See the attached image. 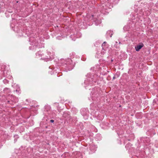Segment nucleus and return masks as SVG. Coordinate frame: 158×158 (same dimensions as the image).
Masks as SVG:
<instances>
[{"instance_id":"nucleus-44","label":"nucleus","mask_w":158,"mask_h":158,"mask_svg":"<svg viewBox=\"0 0 158 158\" xmlns=\"http://www.w3.org/2000/svg\"><path fill=\"white\" fill-rule=\"evenodd\" d=\"M156 5L157 6H158V1L156 3Z\"/></svg>"},{"instance_id":"nucleus-47","label":"nucleus","mask_w":158,"mask_h":158,"mask_svg":"<svg viewBox=\"0 0 158 158\" xmlns=\"http://www.w3.org/2000/svg\"><path fill=\"white\" fill-rule=\"evenodd\" d=\"M96 132L97 131V130L95 128V130H94Z\"/></svg>"},{"instance_id":"nucleus-35","label":"nucleus","mask_w":158,"mask_h":158,"mask_svg":"<svg viewBox=\"0 0 158 158\" xmlns=\"http://www.w3.org/2000/svg\"><path fill=\"white\" fill-rule=\"evenodd\" d=\"M130 28V26L128 25H127L123 27V29L124 31H127L129 30Z\"/></svg>"},{"instance_id":"nucleus-7","label":"nucleus","mask_w":158,"mask_h":158,"mask_svg":"<svg viewBox=\"0 0 158 158\" xmlns=\"http://www.w3.org/2000/svg\"><path fill=\"white\" fill-rule=\"evenodd\" d=\"M61 61L63 62V65L66 67V71H70L72 70L74 66L72 62V60L70 58H67L64 60L62 59Z\"/></svg>"},{"instance_id":"nucleus-23","label":"nucleus","mask_w":158,"mask_h":158,"mask_svg":"<svg viewBox=\"0 0 158 158\" xmlns=\"http://www.w3.org/2000/svg\"><path fill=\"white\" fill-rule=\"evenodd\" d=\"M144 45L142 43H140L138 45L135 46V50L137 51H139L140 49H141L143 47Z\"/></svg>"},{"instance_id":"nucleus-48","label":"nucleus","mask_w":158,"mask_h":158,"mask_svg":"<svg viewBox=\"0 0 158 158\" xmlns=\"http://www.w3.org/2000/svg\"><path fill=\"white\" fill-rule=\"evenodd\" d=\"M115 78V77L114 76L113 77V79H114Z\"/></svg>"},{"instance_id":"nucleus-30","label":"nucleus","mask_w":158,"mask_h":158,"mask_svg":"<svg viewBox=\"0 0 158 158\" xmlns=\"http://www.w3.org/2000/svg\"><path fill=\"white\" fill-rule=\"evenodd\" d=\"M90 106L91 109L92 110H94H94H95V108H96V110L97 109V107H96V106L94 105V102H92L91 104H90Z\"/></svg>"},{"instance_id":"nucleus-33","label":"nucleus","mask_w":158,"mask_h":158,"mask_svg":"<svg viewBox=\"0 0 158 158\" xmlns=\"http://www.w3.org/2000/svg\"><path fill=\"white\" fill-rule=\"evenodd\" d=\"M143 141H145V144L146 145H147L150 142V139L149 138H144L143 139Z\"/></svg>"},{"instance_id":"nucleus-54","label":"nucleus","mask_w":158,"mask_h":158,"mask_svg":"<svg viewBox=\"0 0 158 158\" xmlns=\"http://www.w3.org/2000/svg\"><path fill=\"white\" fill-rule=\"evenodd\" d=\"M1 69H0V71H1Z\"/></svg>"},{"instance_id":"nucleus-39","label":"nucleus","mask_w":158,"mask_h":158,"mask_svg":"<svg viewBox=\"0 0 158 158\" xmlns=\"http://www.w3.org/2000/svg\"><path fill=\"white\" fill-rule=\"evenodd\" d=\"M70 56L72 58H74L75 55V53L74 52H72L71 54H70Z\"/></svg>"},{"instance_id":"nucleus-12","label":"nucleus","mask_w":158,"mask_h":158,"mask_svg":"<svg viewBox=\"0 0 158 158\" xmlns=\"http://www.w3.org/2000/svg\"><path fill=\"white\" fill-rule=\"evenodd\" d=\"M102 50L101 53L102 55L104 54L108 48V45L105 41L104 42L102 45Z\"/></svg>"},{"instance_id":"nucleus-32","label":"nucleus","mask_w":158,"mask_h":158,"mask_svg":"<svg viewBox=\"0 0 158 158\" xmlns=\"http://www.w3.org/2000/svg\"><path fill=\"white\" fill-rule=\"evenodd\" d=\"M114 47L116 48L117 50H118L119 49V45H118V43L116 41L115 42Z\"/></svg>"},{"instance_id":"nucleus-52","label":"nucleus","mask_w":158,"mask_h":158,"mask_svg":"<svg viewBox=\"0 0 158 158\" xmlns=\"http://www.w3.org/2000/svg\"><path fill=\"white\" fill-rule=\"evenodd\" d=\"M92 113V114H93L94 113V111H93V112Z\"/></svg>"},{"instance_id":"nucleus-20","label":"nucleus","mask_w":158,"mask_h":158,"mask_svg":"<svg viewBox=\"0 0 158 158\" xmlns=\"http://www.w3.org/2000/svg\"><path fill=\"white\" fill-rule=\"evenodd\" d=\"M57 112L56 111L52 110L46 116L50 118H54L56 116Z\"/></svg>"},{"instance_id":"nucleus-3","label":"nucleus","mask_w":158,"mask_h":158,"mask_svg":"<svg viewBox=\"0 0 158 158\" xmlns=\"http://www.w3.org/2000/svg\"><path fill=\"white\" fill-rule=\"evenodd\" d=\"M86 79L84 81V87L87 89V87L88 86H92L93 85H94L97 81L98 78L97 74L95 73L93 76L90 73H87L86 75Z\"/></svg>"},{"instance_id":"nucleus-41","label":"nucleus","mask_w":158,"mask_h":158,"mask_svg":"<svg viewBox=\"0 0 158 158\" xmlns=\"http://www.w3.org/2000/svg\"><path fill=\"white\" fill-rule=\"evenodd\" d=\"M61 38H62V37H60V36H57L56 37V39L58 40H61Z\"/></svg>"},{"instance_id":"nucleus-24","label":"nucleus","mask_w":158,"mask_h":158,"mask_svg":"<svg viewBox=\"0 0 158 158\" xmlns=\"http://www.w3.org/2000/svg\"><path fill=\"white\" fill-rule=\"evenodd\" d=\"M36 56L37 58H40L41 57L40 59H41V58L45 56L42 52L41 51H39L37 52L36 53Z\"/></svg>"},{"instance_id":"nucleus-10","label":"nucleus","mask_w":158,"mask_h":158,"mask_svg":"<svg viewBox=\"0 0 158 158\" xmlns=\"http://www.w3.org/2000/svg\"><path fill=\"white\" fill-rule=\"evenodd\" d=\"M47 56H45L41 58V60H44L45 61H48L51 60L54 58V53L53 52L51 53L50 52H47Z\"/></svg>"},{"instance_id":"nucleus-38","label":"nucleus","mask_w":158,"mask_h":158,"mask_svg":"<svg viewBox=\"0 0 158 158\" xmlns=\"http://www.w3.org/2000/svg\"><path fill=\"white\" fill-rule=\"evenodd\" d=\"M14 138H15V142L17 141V139L19 138V136L17 135H16L14 136Z\"/></svg>"},{"instance_id":"nucleus-31","label":"nucleus","mask_w":158,"mask_h":158,"mask_svg":"<svg viewBox=\"0 0 158 158\" xmlns=\"http://www.w3.org/2000/svg\"><path fill=\"white\" fill-rule=\"evenodd\" d=\"M3 92L5 93L8 94L10 93L11 90L9 88H5L3 89Z\"/></svg>"},{"instance_id":"nucleus-8","label":"nucleus","mask_w":158,"mask_h":158,"mask_svg":"<svg viewBox=\"0 0 158 158\" xmlns=\"http://www.w3.org/2000/svg\"><path fill=\"white\" fill-rule=\"evenodd\" d=\"M10 74V72L9 70L6 68L5 66H2L0 73V79H2V77H9Z\"/></svg>"},{"instance_id":"nucleus-4","label":"nucleus","mask_w":158,"mask_h":158,"mask_svg":"<svg viewBox=\"0 0 158 158\" xmlns=\"http://www.w3.org/2000/svg\"><path fill=\"white\" fill-rule=\"evenodd\" d=\"M110 3L108 1L104 3L102 2L101 5L99 6V10L97 13H101L103 14H106L108 13V9L110 8Z\"/></svg>"},{"instance_id":"nucleus-9","label":"nucleus","mask_w":158,"mask_h":158,"mask_svg":"<svg viewBox=\"0 0 158 158\" xmlns=\"http://www.w3.org/2000/svg\"><path fill=\"white\" fill-rule=\"evenodd\" d=\"M102 69L99 65H97L93 68H91V69L93 70L94 72L95 73H97V72H100L101 73L102 72V71L103 72H104L105 74H106L107 73H107L109 72V71H107V67L105 66L104 68L102 67Z\"/></svg>"},{"instance_id":"nucleus-53","label":"nucleus","mask_w":158,"mask_h":158,"mask_svg":"<svg viewBox=\"0 0 158 158\" xmlns=\"http://www.w3.org/2000/svg\"><path fill=\"white\" fill-rule=\"evenodd\" d=\"M12 15H11V16L12 17Z\"/></svg>"},{"instance_id":"nucleus-37","label":"nucleus","mask_w":158,"mask_h":158,"mask_svg":"<svg viewBox=\"0 0 158 158\" xmlns=\"http://www.w3.org/2000/svg\"><path fill=\"white\" fill-rule=\"evenodd\" d=\"M132 146V144L130 143H128L125 146L126 148H127V150L129 149L130 148H129V146L131 147Z\"/></svg>"},{"instance_id":"nucleus-14","label":"nucleus","mask_w":158,"mask_h":158,"mask_svg":"<svg viewBox=\"0 0 158 158\" xmlns=\"http://www.w3.org/2000/svg\"><path fill=\"white\" fill-rule=\"evenodd\" d=\"M95 89V88L93 89L92 91L91 92V93L90 94V97L89 98V100H91V99L93 102L94 100H96V99L97 96L96 93V92H94Z\"/></svg>"},{"instance_id":"nucleus-49","label":"nucleus","mask_w":158,"mask_h":158,"mask_svg":"<svg viewBox=\"0 0 158 158\" xmlns=\"http://www.w3.org/2000/svg\"><path fill=\"white\" fill-rule=\"evenodd\" d=\"M26 101L27 102H28V100H27V99H26Z\"/></svg>"},{"instance_id":"nucleus-2","label":"nucleus","mask_w":158,"mask_h":158,"mask_svg":"<svg viewBox=\"0 0 158 158\" xmlns=\"http://www.w3.org/2000/svg\"><path fill=\"white\" fill-rule=\"evenodd\" d=\"M34 35V34H31V36L29 38V41L30 45L32 46L30 47L29 48L30 50H33L36 48H40L44 47V45L43 44L42 40H40L39 36H36Z\"/></svg>"},{"instance_id":"nucleus-5","label":"nucleus","mask_w":158,"mask_h":158,"mask_svg":"<svg viewBox=\"0 0 158 158\" xmlns=\"http://www.w3.org/2000/svg\"><path fill=\"white\" fill-rule=\"evenodd\" d=\"M17 22L15 19L12 18V22L10 24V27L14 31L18 33V35L19 36H23V31L22 30H20L21 27L18 23H17Z\"/></svg>"},{"instance_id":"nucleus-34","label":"nucleus","mask_w":158,"mask_h":158,"mask_svg":"<svg viewBox=\"0 0 158 158\" xmlns=\"http://www.w3.org/2000/svg\"><path fill=\"white\" fill-rule=\"evenodd\" d=\"M144 21L146 22L145 23H146L148 24H149L151 22V20L149 18H146L145 19Z\"/></svg>"},{"instance_id":"nucleus-22","label":"nucleus","mask_w":158,"mask_h":158,"mask_svg":"<svg viewBox=\"0 0 158 158\" xmlns=\"http://www.w3.org/2000/svg\"><path fill=\"white\" fill-rule=\"evenodd\" d=\"M78 25L79 28L85 29L86 27L87 23L85 22H81L80 23H78Z\"/></svg>"},{"instance_id":"nucleus-27","label":"nucleus","mask_w":158,"mask_h":158,"mask_svg":"<svg viewBox=\"0 0 158 158\" xmlns=\"http://www.w3.org/2000/svg\"><path fill=\"white\" fill-rule=\"evenodd\" d=\"M63 116L64 118H68L70 117L69 112L68 111H65L63 114Z\"/></svg>"},{"instance_id":"nucleus-36","label":"nucleus","mask_w":158,"mask_h":158,"mask_svg":"<svg viewBox=\"0 0 158 158\" xmlns=\"http://www.w3.org/2000/svg\"><path fill=\"white\" fill-rule=\"evenodd\" d=\"M96 139H97V140H100L101 139V135L99 134H97L96 135L95 137Z\"/></svg>"},{"instance_id":"nucleus-28","label":"nucleus","mask_w":158,"mask_h":158,"mask_svg":"<svg viewBox=\"0 0 158 158\" xmlns=\"http://www.w3.org/2000/svg\"><path fill=\"white\" fill-rule=\"evenodd\" d=\"M97 113H98V112L95 111V117H97V119L99 120H101L103 118V116L101 115H100L99 114H97Z\"/></svg>"},{"instance_id":"nucleus-6","label":"nucleus","mask_w":158,"mask_h":158,"mask_svg":"<svg viewBox=\"0 0 158 158\" xmlns=\"http://www.w3.org/2000/svg\"><path fill=\"white\" fill-rule=\"evenodd\" d=\"M5 0H0V11H3V8H6V11L5 12L6 16L7 17H8L10 16L11 13L13 12V9L12 8L10 7V8L8 9L7 7L8 6L5 4L4 1Z\"/></svg>"},{"instance_id":"nucleus-21","label":"nucleus","mask_w":158,"mask_h":158,"mask_svg":"<svg viewBox=\"0 0 158 158\" xmlns=\"http://www.w3.org/2000/svg\"><path fill=\"white\" fill-rule=\"evenodd\" d=\"M49 69H52V71H53L52 72L51 71H49V72H50V73L51 74H53L55 72L56 73H57L59 72L60 70V69L58 68L56 69L55 68H54V67L52 66H49Z\"/></svg>"},{"instance_id":"nucleus-29","label":"nucleus","mask_w":158,"mask_h":158,"mask_svg":"<svg viewBox=\"0 0 158 158\" xmlns=\"http://www.w3.org/2000/svg\"><path fill=\"white\" fill-rule=\"evenodd\" d=\"M53 105L57 108V109L59 112H60L61 111L60 107L59 106L58 103L57 102L54 103H53Z\"/></svg>"},{"instance_id":"nucleus-50","label":"nucleus","mask_w":158,"mask_h":158,"mask_svg":"<svg viewBox=\"0 0 158 158\" xmlns=\"http://www.w3.org/2000/svg\"><path fill=\"white\" fill-rule=\"evenodd\" d=\"M140 157H143V156H140Z\"/></svg>"},{"instance_id":"nucleus-42","label":"nucleus","mask_w":158,"mask_h":158,"mask_svg":"<svg viewBox=\"0 0 158 158\" xmlns=\"http://www.w3.org/2000/svg\"><path fill=\"white\" fill-rule=\"evenodd\" d=\"M50 121L51 123H53L54 122V120L53 119H51L50 120Z\"/></svg>"},{"instance_id":"nucleus-43","label":"nucleus","mask_w":158,"mask_h":158,"mask_svg":"<svg viewBox=\"0 0 158 158\" xmlns=\"http://www.w3.org/2000/svg\"><path fill=\"white\" fill-rule=\"evenodd\" d=\"M132 158H138V157L136 156H133Z\"/></svg>"},{"instance_id":"nucleus-51","label":"nucleus","mask_w":158,"mask_h":158,"mask_svg":"<svg viewBox=\"0 0 158 158\" xmlns=\"http://www.w3.org/2000/svg\"><path fill=\"white\" fill-rule=\"evenodd\" d=\"M133 135V138H134V135Z\"/></svg>"},{"instance_id":"nucleus-17","label":"nucleus","mask_w":158,"mask_h":158,"mask_svg":"<svg viewBox=\"0 0 158 158\" xmlns=\"http://www.w3.org/2000/svg\"><path fill=\"white\" fill-rule=\"evenodd\" d=\"M8 98L10 100L7 101L8 103L11 104L10 103L11 102L16 103L18 102V99L12 95L9 94L8 96Z\"/></svg>"},{"instance_id":"nucleus-15","label":"nucleus","mask_w":158,"mask_h":158,"mask_svg":"<svg viewBox=\"0 0 158 158\" xmlns=\"http://www.w3.org/2000/svg\"><path fill=\"white\" fill-rule=\"evenodd\" d=\"M44 110V114L45 116H47L48 113H49L51 111V106L48 104L45 106Z\"/></svg>"},{"instance_id":"nucleus-45","label":"nucleus","mask_w":158,"mask_h":158,"mask_svg":"<svg viewBox=\"0 0 158 158\" xmlns=\"http://www.w3.org/2000/svg\"><path fill=\"white\" fill-rule=\"evenodd\" d=\"M118 45H119V44H122L121 43V42H119V43H118Z\"/></svg>"},{"instance_id":"nucleus-13","label":"nucleus","mask_w":158,"mask_h":158,"mask_svg":"<svg viewBox=\"0 0 158 158\" xmlns=\"http://www.w3.org/2000/svg\"><path fill=\"white\" fill-rule=\"evenodd\" d=\"M81 115L84 117L85 119L88 118V117L89 111L88 110L85 108H82L80 110Z\"/></svg>"},{"instance_id":"nucleus-19","label":"nucleus","mask_w":158,"mask_h":158,"mask_svg":"<svg viewBox=\"0 0 158 158\" xmlns=\"http://www.w3.org/2000/svg\"><path fill=\"white\" fill-rule=\"evenodd\" d=\"M100 15L99 13H97L96 12L94 13V15H92V17L96 16L97 17L96 19V20L95 21V23L96 25H98L101 23V19H99L98 18V16Z\"/></svg>"},{"instance_id":"nucleus-26","label":"nucleus","mask_w":158,"mask_h":158,"mask_svg":"<svg viewBox=\"0 0 158 158\" xmlns=\"http://www.w3.org/2000/svg\"><path fill=\"white\" fill-rule=\"evenodd\" d=\"M113 34V31L111 30H109L107 31L106 34V37L107 39H109L112 37Z\"/></svg>"},{"instance_id":"nucleus-40","label":"nucleus","mask_w":158,"mask_h":158,"mask_svg":"<svg viewBox=\"0 0 158 158\" xmlns=\"http://www.w3.org/2000/svg\"><path fill=\"white\" fill-rule=\"evenodd\" d=\"M3 82L5 84H6L8 82V80H6V79H4L3 80Z\"/></svg>"},{"instance_id":"nucleus-46","label":"nucleus","mask_w":158,"mask_h":158,"mask_svg":"<svg viewBox=\"0 0 158 158\" xmlns=\"http://www.w3.org/2000/svg\"><path fill=\"white\" fill-rule=\"evenodd\" d=\"M117 133L118 135H120V134H121L120 133H118V132H117Z\"/></svg>"},{"instance_id":"nucleus-11","label":"nucleus","mask_w":158,"mask_h":158,"mask_svg":"<svg viewBox=\"0 0 158 158\" xmlns=\"http://www.w3.org/2000/svg\"><path fill=\"white\" fill-rule=\"evenodd\" d=\"M81 35L82 34L80 32L76 31L74 34L71 35L70 37L72 40L75 41L76 38L81 37Z\"/></svg>"},{"instance_id":"nucleus-1","label":"nucleus","mask_w":158,"mask_h":158,"mask_svg":"<svg viewBox=\"0 0 158 158\" xmlns=\"http://www.w3.org/2000/svg\"><path fill=\"white\" fill-rule=\"evenodd\" d=\"M134 8L137 13L135 15L131 14L130 16L132 20L135 23L137 22H140L142 20L144 15H148L151 13V8L149 7L147 3H141L139 6L138 4H135Z\"/></svg>"},{"instance_id":"nucleus-16","label":"nucleus","mask_w":158,"mask_h":158,"mask_svg":"<svg viewBox=\"0 0 158 158\" xmlns=\"http://www.w3.org/2000/svg\"><path fill=\"white\" fill-rule=\"evenodd\" d=\"M89 153L92 154L94 153L96 150L97 147L96 145L94 144L93 143L89 145Z\"/></svg>"},{"instance_id":"nucleus-18","label":"nucleus","mask_w":158,"mask_h":158,"mask_svg":"<svg viewBox=\"0 0 158 158\" xmlns=\"http://www.w3.org/2000/svg\"><path fill=\"white\" fill-rule=\"evenodd\" d=\"M39 106H31L30 109V111L31 114L33 115H35L37 114V111L38 109V107Z\"/></svg>"},{"instance_id":"nucleus-25","label":"nucleus","mask_w":158,"mask_h":158,"mask_svg":"<svg viewBox=\"0 0 158 158\" xmlns=\"http://www.w3.org/2000/svg\"><path fill=\"white\" fill-rule=\"evenodd\" d=\"M12 86H14V87H15V88L16 89L15 91L16 92L17 94H20L21 91L20 89V87L19 85H16L15 84H14L13 85H12Z\"/></svg>"}]
</instances>
